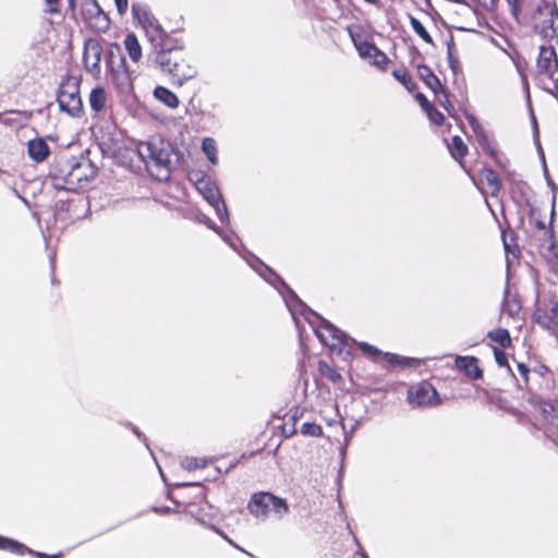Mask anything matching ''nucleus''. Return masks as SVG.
<instances>
[{
	"instance_id": "f257e3e1",
	"label": "nucleus",
	"mask_w": 558,
	"mask_h": 558,
	"mask_svg": "<svg viewBox=\"0 0 558 558\" xmlns=\"http://www.w3.org/2000/svg\"><path fill=\"white\" fill-rule=\"evenodd\" d=\"M143 28L153 48L148 61L168 75L173 85L182 86L196 76L197 70L190 63L182 39L166 32L156 17Z\"/></svg>"
},
{
	"instance_id": "f03ea898",
	"label": "nucleus",
	"mask_w": 558,
	"mask_h": 558,
	"mask_svg": "<svg viewBox=\"0 0 558 558\" xmlns=\"http://www.w3.org/2000/svg\"><path fill=\"white\" fill-rule=\"evenodd\" d=\"M282 299L296 326H299L296 315L300 314L310 324L316 337L324 345L328 347L337 354H341L343 352V344H345V340L349 339V335L347 332L339 329L336 325L312 310L299 298L292 288L288 289V292H283Z\"/></svg>"
},
{
	"instance_id": "7ed1b4c3",
	"label": "nucleus",
	"mask_w": 558,
	"mask_h": 558,
	"mask_svg": "<svg viewBox=\"0 0 558 558\" xmlns=\"http://www.w3.org/2000/svg\"><path fill=\"white\" fill-rule=\"evenodd\" d=\"M141 159L147 166H154L159 170L166 171V178H169L172 167V157L174 162L179 163L180 151L170 142L162 137L151 138L143 142L137 147Z\"/></svg>"
},
{
	"instance_id": "20e7f679",
	"label": "nucleus",
	"mask_w": 558,
	"mask_h": 558,
	"mask_svg": "<svg viewBox=\"0 0 558 558\" xmlns=\"http://www.w3.org/2000/svg\"><path fill=\"white\" fill-rule=\"evenodd\" d=\"M534 28L544 38H558V7L550 1H542L534 13Z\"/></svg>"
},
{
	"instance_id": "39448f33",
	"label": "nucleus",
	"mask_w": 558,
	"mask_h": 558,
	"mask_svg": "<svg viewBox=\"0 0 558 558\" xmlns=\"http://www.w3.org/2000/svg\"><path fill=\"white\" fill-rule=\"evenodd\" d=\"M57 102L62 112L78 118L83 113V102L80 95V83L76 80L63 81L57 93Z\"/></svg>"
},
{
	"instance_id": "423d86ee",
	"label": "nucleus",
	"mask_w": 558,
	"mask_h": 558,
	"mask_svg": "<svg viewBox=\"0 0 558 558\" xmlns=\"http://www.w3.org/2000/svg\"><path fill=\"white\" fill-rule=\"evenodd\" d=\"M407 400L414 408L433 407L440 403L437 389L425 380L408 390Z\"/></svg>"
},
{
	"instance_id": "0eeeda50",
	"label": "nucleus",
	"mask_w": 558,
	"mask_h": 558,
	"mask_svg": "<svg viewBox=\"0 0 558 558\" xmlns=\"http://www.w3.org/2000/svg\"><path fill=\"white\" fill-rule=\"evenodd\" d=\"M102 48L100 43L94 38H87L84 43L83 62L92 75L100 73Z\"/></svg>"
},
{
	"instance_id": "6e6552de",
	"label": "nucleus",
	"mask_w": 558,
	"mask_h": 558,
	"mask_svg": "<svg viewBox=\"0 0 558 558\" xmlns=\"http://www.w3.org/2000/svg\"><path fill=\"white\" fill-rule=\"evenodd\" d=\"M0 549L10 551L12 554H16L19 556H23V555L27 554L35 558H61L63 555L61 551L57 553V554H52V555H49V554H46L43 551H37L35 549L27 547L25 544L16 541L14 538L3 536V535H0Z\"/></svg>"
},
{
	"instance_id": "1a4fd4ad",
	"label": "nucleus",
	"mask_w": 558,
	"mask_h": 558,
	"mask_svg": "<svg viewBox=\"0 0 558 558\" xmlns=\"http://www.w3.org/2000/svg\"><path fill=\"white\" fill-rule=\"evenodd\" d=\"M536 66L538 73L545 74L550 80H554V76L558 71V58L556 50L553 46L542 45L539 47Z\"/></svg>"
},
{
	"instance_id": "9d476101",
	"label": "nucleus",
	"mask_w": 558,
	"mask_h": 558,
	"mask_svg": "<svg viewBox=\"0 0 558 558\" xmlns=\"http://www.w3.org/2000/svg\"><path fill=\"white\" fill-rule=\"evenodd\" d=\"M353 345H357L363 352V354L373 362H378L379 357L385 359L386 352H383L381 350H379L373 344H369L368 342H359L350 336L349 339L345 340V344H343V352L339 355L342 356L343 360L353 357Z\"/></svg>"
},
{
	"instance_id": "9b49d317",
	"label": "nucleus",
	"mask_w": 558,
	"mask_h": 558,
	"mask_svg": "<svg viewBox=\"0 0 558 558\" xmlns=\"http://www.w3.org/2000/svg\"><path fill=\"white\" fill-rule=\"evenodd\" d=\"M66 173L65 175L56 174L52 177L51 185L57 191L74 192L80 189V174L75 166H68L65 161Z\"/></svg>"
},
{
	"instance_id": "f8f14e48",
	"label": "nucleus",
	"mask_w": 558,
	"mask_h": 558,
	"mask_svg": "<svg viewBox=\"0 0 558 558\" xmlns=\"http://www.w3.org/2000/svg\"><path fill=\"white\" fill-rule=\"evenodd\" d=\"M107 73L109 75L110 82L112 83L119 95L130 96L131 94H133V80L128 65Z\"/></svg>"
},
{
	"instance_id": "ddd939ff",
	"label": "nucleus",
	"mask_w": 558,
	"mask_h": 558,
	"mask_svg": "<svg viewBox=\"0 0 558 558\" xmlns=\"http://www.w3.org/2000/svg\"><path fill=\"white\" fill-rule=\"evenodd\" d=\"M456 367L468 376L472 380H478L483 378V369L478 365V359L476 356L458 355L454 359Z\"/></svg>"
},
{
	"instance_id": "4468645a",
	"label": "nucleus",
	"mask_w": 558,
	"mask_h": 558,
	"mask_svg": "<svg viewBox=\"0 0 558 558\" xmlns=\"http://www.w3.org/2000/svg\"><path fill=\"white\" fill-rule=\"evenodd\" d=\"M268 492H258L252 495L247 509L252 515L257 519L266 520L270 512Z\"/></svg>"
},
{
	"instance_id": "2eb2a0df",
	"label": "nucleus",
	"mask_w": 558,
	"mask_h": 558,
	"mask_svg": "<svg viewBox=\"0 0 558 558\" xmlns=\"http://www.w3.org/2000/svg\"><path fill=\"white\" fill-rule=\"evenodd\" d=\"M126 65L125 56L118 44H111L105 53V66L107 72L121 69Z\"/></svg>"
},
{
	"instance_id": "dca6fc26",
	"label": "nucleus",
	"mask_w": 558,
	"mask_h": 558,
	"mask_svg": "<svg viewBox=\"0 0 558 558\" xmlns=\"http://www.w3.org/2000/svg\"><path fill=\"white\" fill-rule=\"evenodd\" d=\"M195 187L209 205H214V203H217L220 201V198H222L217 185L205 177L198 179L195 182Z\"/></svg>"
},
{
	"instance_id": "f3484780",
	"label": "nucleus",
	"mask_w": 558,
	"mask_h": 558,
	"mask_svg": "<svg viewBox=\"0 0 558 558\" xmlns=\"http://www.w3.org/2000/svg\"><path fill=\"white\" fill-rule=\"evenodd\" d=\"M239 255L260 277H265V271H267L270 276H275V270L247 248L244 247L243 251L239 252Z\"/></svg>"
},
{
	"instance_id": "a211bd4d",
	"label": "nucleus",
	"mask_w": 558,
	"mask_h": 558,
	"mask_svg": "<svg viewBox=\"0 0 558 558\" xmlns=\"http://www.w3.org/2000/svg\"><path fill=\"white\" fill-rule=\"evenodd\" d=\"M27 153L31 159L43 162L50 154V148L44 138H34L27 143Z\"/></svg>"
},
{
	"instance_id": "6ab92c4d",
	"label": "nucleus",
	"mask_w": 558,
	"mask_h": 558,
	"mask_svg": "<svg viewBox=\"0 0 558 558\" xmlns=\"http://www.w3.org/2000/svg\"><path fill=\"white\" fill-rule=\"evenodd\" d=\"M68 166H75L80 177V184L82 182H87L93 179L97 173V167L89 159L76 160L75 158H71L66 160Z\"/></svg>"
},
{
	"instance_id": "aec40b11",
	"label": "nucleus",
	"mask_w": 558,
	"mask_h": 558,
	"mask_svg": "<svg viewBox=\"0 0 558 558\" xmlns=\"http://www.w3.org/2000/svg\"><path fill=\"white\" fill-rule=\"evenodd\" d=\"M418 77L423 81V83L437 95L442 90V84L438 76H436L433 70L427 64H418L417 66Z\"/></svg>"
},
{
	"instance_id": "412c9836",
	"label": "nucleus",
	"mask_w": 558,
	"mask_h": 558,
	"mask_svg": "<svg viewBox=\"0 0 558 558\" xmlns=\"http://www.w3.org/2000/svg\"><path fill=\"white\" fill-rule=\"evenodd\" d=\"M88 201L84 196H77L76 198L58 199L56 203V209L58 213L71 214L73 209H86L88 210Z\"/></svg>"
},
{
	"instance_id": "4be33fe9",
	"label": "nucleus",
	"mask_w": 558,
	"mask_h": 558,
	"mask_svg": "<svg viewBox=\"0 0 558 558\" xmlns=\"http://www.w3.org/2000/svg\"><path fill=\"white\" fill-rule=\"evenodd\" d=\"M153 95L158 101L171 109L177 108L180 104L178 96L168 87L161 85L154 88Z\"/></svg>"
},
{
	"instance_id": "5701e85b",
	"label": "nucleus",
	"mask_w": 558,
	"mask_h": 558,
	"mask_svg": "<svg viewBox=\"0 0 558 558\" xmlns=\"http://www.w3.org/2000/svg\"><path fill=\"white\" fill-rule=\"evenodd\" d=\"M124 47L133 62H138L142 58V46L134 33H128L124 38Z\"/></svg>"
},
{
	"instance_id": "b1692460",
	"label": "nucleus",
	"mask_w": 558,
	"mask_h": 558,
	"mask_svg": "<svg viewBox=\"0 0 558 558\" xmlns=\"http://www.w3.org/2000/svg\"><path fill=\"white\" fill-rule=\"evenodd\" d=\"M385 360L391 366L416 367L421 365V361L418 359L402 356L390 352L385 353Z\"/></svg>"
},
{
	"instance_id": "393cba45",
	"label": "nucleus",
	"mask_w": 558,
	"mask_h": 558,
	"mask_svg": "<svg viewBox=\"0 0 558 558\" xmlns=\"http://www.w3.org/2000/svg\"><path fill=\"white\" fill-rule=\"evenodd\" d=\"M131 11L134 22H137L142 26L146 25L155 19V16L150 13L148 7L140 2L133 3Z\"/></svg>"
},
{
	"instance_id": "a878e982",
	"label": "nucleus",
	"mask_w": 558,
	"mask_h": 558,
	"mask_svg": "<svg viewBox=\"0 0 558 558\" xmlns=\"http://www.w3.org/2000/svg\"><path fill=\"white\" fill-rule=\"evenodd\" d=\"M106 90L101 86H96L92 89L89 94V105L92 110L95 112H100L106 107Z\"/></svg>"
},
{
	"instance_id": "bb28decb",
	"label": "nucleus",
	"mask_w": 558,
	"mask_h": 558,
	"mask_svg": "<svg viewBox=\"0 0 558 558\" xmlns=\"http://www.w3.org/2000/svg\"><path fill=\"white\" fill-rule=\"evenodd\" d=\"M448 149L451 157L459 162L462 161L468 153V146L459 135L452 136L451 143L448 144Z\"/></svg>"
},
{
	"instance_id": "cd10ccee",
	"label": "nucleus",
	"mask_w": 558,
	"mask_h": 558,
	"mask_svg": "<svg viewBox=\"0 0 558 558\" xmlns=\"http://www.w3.org/2000/svg\"><path fill=\"white\" fill-rule=\"evenodd\" d=\"M487 338H489L493 342L498 343L504 349H507L512 344L509 330L502 327L489 330L487 332Z\"/></svg>"
},
{
	"instance_id": "c85d7f7f",
	"label": "nucleus",
	"mask_w": 558,
	"mask_h": 558,
	"mask_svg": "<svg viewBox=\"0 0 558 558\" xmlns=\"http://www.w3.org/2000/svg\"><path fill=\"white\" fill-rule=\"evenodd\" d=\"M477 145L481 147V149L488 155L499 167H504V163L501 162L499 158L498 150L492 145V142L486 134L481 135L480 137H476Z\"/></svg>"
},
{
	"instance_id": "c756f323",
	"label": "nucleus",
	"mask_w": 558,
	"mask_h": 558,
	"mask_svg": "<svg viewBox=\"0 0 558 558\" xmlns=\"http://www.w3.org/2000/svg\"><path fill=\"white\" fill-rule=\"evenodd\" d=\"M267 499L269 500L270 511L276 513L279 518H282L284 514L290 512L287 499L276 496L269 492Z\"/></svg>"
},
{
	"instance_id": "7c9ffc66",
	"label": "nucleus",
	"mask_w": 558,
	"mask_h": 558,
	"mask_svg": "<svg viewBox=\"0 0 558 558\" xmlns=\"http://www.w3.org/2000/svg\"><path fill=\"white\" fill-rule=\"evenodd\" d=\"M482 177L492 187V196H497L502 187L498 173L492 168H484L482 171Z\"/></svg>"
},
{
	"instance_id": "2f4dec72",
	"label": "nucleus",
	"mask_w": 558,
	"mask_h": 558,
	"mask_svg": "<svg viewBox=\"0 0 558 558\" xmlns=\"http://www.w3.org/2000/svg\"><path fill=\"white\" fill-rule=\"evenodd\" d=\"M353 44L359 52V56L362 59H372L374 53L377 51L378 47L371 41L367 40H355L352 38Z\"/></svg>"
},
{
	"instance_id": "473e14b6",
	"label": "nucleus",
	"mask_w": 558,
	"mask_h": 558,
	"mask_svg": "<svg viewBox=\"0 0 558 558\" xmlns=\"http://www.w3.org/2000/svg\"><path fill=\"white\" fill-rule=\"evenodd\" d=\"M202 150L211 165L218 163L217 145L214 138L205 137L202 142Z\"/></svg>"
},
{
	"instance_id": "72a5a7b5",
	"label": "nucleus",
	"mask_w": 558,
	"mask_h": 558,
	"mask_svg": "<svg viewBox=\"0 0 558 558\" xmlns=\"http://www.w3.org/2000/svg\"><path fill=\"white\" fill-rule=\"evenodd\" d=\"M410 25L413 32L426 44H434L432 36L423 25V23L415 16L410 15Z\"/></svg>"
},
{
	"instance_id": "f704fd0d",
	"label": "nucleus",
	"mask_w": 558,
	"mask_h": 558,
	"mask_svg": "<svg viewBox=\"0 0 558 558\" xmlns=\"http://www.w3.org/2000/svg\"><path fill=\"white\" fill-rule=\"evenodd\" d=\"M262 278L271 284L281 294V296L283 295V292H288V289H291V287L276 271L275 276H270L267 271H265V277Z\"/></svg>"
},
{
	"instance_id": "c9c22d12",
	"label": "nucleus",
	"mask_w": 558,
	"mask_h": 558,
	"mask_svg": "<svg viewBox=\"0 0 558 558\" xmlns=\"http://www.w3.org/2000/svg\"><path fill=\"white\" fill-rule=\"evenodd\" d=\"M318 371L324 377L333 384L339 383L342 379L341 374L337 372L332 366H330L326 361L320 360L318 362Z\"/></svg>"
},
{
	"instance_id": "e433bc0d",
	"label": "nucleus",
	"mask_w": 558,
	"mask_h": 558,
	"mask_svg": "<svg viewBox=\"0 0 558 558\" xmlns=\"http://www.w3.org/2000/svg\"><path fill=\"white\" fill-rule=\"evenodd\" d=\"M392 76L410 93H412L416 85L415 83L413 82L412 77L410 76V74L404 71V70H401V69H395L392 71Z\"/></svg>"
},
{
	"instance_id": "4c0bfd02",
	"label": "nucleus",
	"mask_w": 558,
	"mask_h": 558,
	"mask_svg": "<svg viewBox=\"0 0 558 558\" xmlns=\"http://www.w3.org/2000/svg\"><path fill=\"white\" fill-rule=\"evenodd\" d=\"M211 206L214 207L220 222L225 226H228L230 223V216L223 198H220V201L214 203Z\"/></svg>"
},
{
	"instance_id": "58836bf2",
	"label": "nucleus",
	"mask_w": 558,
	"mask_h": 558,
	"mask_svg": "<svg viewBox=\"0 0 558 558\" xmlns=\"http://www.w3.org/2000/svg\"><path fill=\"white\" fill-rule=\"evenodd\" d=\"M301 433L304 436L322 437L324 435L323 427L314 422H305L302 424Z\"/></svg>"
},
{
	"instance_id": "ea45409f",
	"label": "nucleus",
	"mask_w": 558,
	"mask_h": 558,
	"mask_svg": "<svg viewBox=\"0 0 558 558\" xmlns=\"http://www.w3.org/2000/svg\"><path fill=\"white\" fill-rule=\"evenodd\" d=\"M533 322L537 324L539 327H542L544 330L550 329V317L549 314H547L545 311L537 308L533 313Z\"/></svg>"
},
{
	"instance_id": "a19ab883",
	"label": "nucleus",
	"mask_w": 558,
	"mask_h": 558,
	"mask_svg": "<svg viewBox=\"0 0 558 558\" xmlns=\"http://www.w3.org/2000/svg\"><path fill=\"white\" fill-rule=\"evenodd\" d=\"M191 219L195 220L198 223L205 225L208 229L213 230L215 233L221 232V228L218 227L211 218H209L206 214L202 211L195 213L194 217Z\"/></svg>"
},
{
	"instance_id": "79ce46f5",
	"label": "nucleus",
	"mask_w": 558,
	"mask_h": 558,
	"mask_svg": "<svg viewBox=\"0 0 558 558\" xmlns=\"http://www.w3.org/2000/svg\"><path fill=\"white\" fill-rule=\"evenodd\" d=\"M182 465L189 471L204 469L207 465V460L204 458H185Z\"/></svg>"
},
{
	"instance_id": "37998d69",
	"label": "nucleus",
	"mask_w": 558,
	"mask_h": 558,
	"mask_svg": "<svg viewBox=\"0 0 558 558\" xmlns=\"http://www.w3.org/2000/svg\"><path fill=\"white\" fill-rule=\"evenodd\" d=\"M447 61L449 69L451 70L453 76H458L462 73V66L459 57L456 54V52H449L447 53Z\"/></svg>"
},
{
	"instance_id": "c03bdc74",
	"label": "nucleus",
	"mask_w": 558,
	"mask_h": 558,
	"mask_svg": "<svg viewBox=\"0 0 558 558\" xmlns=\"http://www.w3.org/2000/svg\"><path fill=\"white\" fill-rule=\"evenodd\" d=\"M539 409H541V412L543 414V416L547 420V421H550L551 424H555V416H554V413H555V407L553 405L551 402H547V401H542L539 403Z\"/></svg>"
},
{
	"instance_id": "a18cd8bd",
	"label": "nucleus",
	"mask_w": 558,
	"mask_h": 558,
	"mask_svg": "<svg viewBox=\"0 0 558 558\" xmlns=\"http://www.w3.org/2000/svg\"><path fill=\"white\" fill-rule=\"evenodd\" d=\"M493 352L497 365L500 367H508V369L511 372V368L508 363L507 353L504 350L498 349L496 347H493Z\"/></svg>"
},
{
	"instance_id": "49530a36",
	"label": "nucleus",
	"mask_w": 558,
	"mask_h": 558,
	"mask_svg": "<svg viewBox=\"0 0 558 558\" xmlns=\"http://www.w3.org/2000/svg\"><path fill=\"white\" fill-rule=\"evenodd\" d=\"M436 96L440 106H442L446 109V111L449 114H451V110H453V105L449 100L448 92L442 87V90L439 92Z\"/></svg>"
},
{
	"instance_id": "de8ad7c7",
	"label": "nucleus",
	"mask_w": 558,
	"mask_h": 558,
	"mask_svg": "<svg viewBox=\"0 0 558 558\" xmlns=\"http://www.w3.org/2000/svg\"><path fill=\"white\" fill-rule=\"evenodd\" d=\"M372 59H373L372 63L381 70H384L386 64L389 62L387 54L384 51H381L379 48L374 53Z\"/></svg>"
},
{
	"instance_id": "09e8293b",
	"label": "nucleus",
	"mask_w": 558,
	"mask_h": 558,
	"mask_svg": "<svg viewBox=\"0 0 558 558\" xmlns=\"http://www.w3.org/2000/svg\"><path fill=\"white\" fill-rule=\"evenodd\" d=\"M215 530V532L217 534H219L228 544H230L232 547L236 548L238 550L248 555L250 557H253L254 556L246 551L245 549H243L241 546H239L235 542H233L222 530L218 529V527H213Z\"/></svg>"
},
{
	"instance_id": "8fccbe9b",
	"label": "nucleus",
	"mask_w": 558,
	"mask_h": 558,
	"mask_svg": "<svg viewBox=\"0 0 558 558\" xmlns=\"http://www.w3.org/2000/svg\"><path fill=\"white\" fill-rule=\"evenodd\" d=\"M427 118L435 125H441L445 122V116L436 107L432 110Z\"/></svg>"
},
{
	"instance_id": "3c124183",
	"label": "nucleus",
	"mask_w": 558,
	"mask_h": 558,
	"mask_svg": "<svg viewBox=\"0 0 558 558\" xmlns=\"http://www.w3.org/2000/svg\"><path fill=\"white\" fill-rule=\"evenodd\" d=\"M94 27L99 32H107L110 27V19L104 16L96 19Z\"/></svg>"
},
{
	"instance_id": "603ef678",
	"label": "nucleus",
	"mask_w": 558,
	"mask_h": 558,
	"mask_svg": "<svg viewBox=\"0 0 558 558\" xmlns=\"http://www.w3.org/2000/svg\"><path fill=\"white\" fill-rule=\"evenodd\" d=\"M501 236H502L504 248H505L506 254H512L513 256H518V254L520 253L518 245H515V244L511 245L507 241L505 233H502Z\"/></svg>"
},
{
	"instance_id": "864d4df0",
	"label": "nucleus",
	"mask_w": 558,
	"mask_h": 558,
	"mask_svg": "<svg viewBox=\"0 0 558 558\" xmlns=\"http://www.w3.org/2000/svg\"><path fill=\"white\" fill-rule=\"evenodd\" d=\"M66 168H65V161L62 163H58L56 166H52L49 171V178L52 179V177H56V174L65 175Z\"/></svg>"
},
{
	"instance_id": "5fc2aeb1",
	"label": "nucleus",
	"mask_w": 558,
	"mask_h": 558,
	"mask_svg": "<svg viewBox=\"0 0 558 558\" xmlns=\"http://www.w3.org/2000/svg\"><path fill=\"white\" fill-rule=\"evenodd\" d=\"M542 159H543V172H544V178L546 180V183L547 185L553 190L555 191L557 189L554 180L550 178L549 175V172H548V169H547V166H546V162H545V158H544V154L542 153Z\"/></svg>"
},
{
	"instance_id": "6e6d98bb",
	"label": "nucleus",
	"mask_w": 558,
	"mask_h": 558,
	"mask_svg": "<svg viewBox=\"0 0 558 558\" xmlns=\"http://www.w3.org/2000/svg\"><path fill=\"white\" fill-rule=\"evenodd\" d=\"M89 5H93V10L95 11V17L94 20L98 17H109L108 14L102 10L100 4L97 2V0H89Z\"/></svg>"
},
{
	"instance_id": "4d7b16f0",
	"label": "nucleus",
	"mask_w": 558,
	"mask_h": 558,
	"mask_svg": "<svg viewBox=\"0 0 558 558\" xmlns=\"http://www.w3.org/2000/svg\"><path fill=\"white\" fill-rule=\"evenodd\" d=\"M222 240L225 243H227L234 252H236L239 254V252H241L236 244L234 243V241L231 239L230 235H228L222 229H221V232L217 233Z\"/></svg>"
},
{
	"instance_id": "13d9d810",
	"label": "nucleus",
	"mask_w": 558,
	"mask_h": 558,
	"mask_svg": "<svg viewBox=\"0 0 558 558\" xmlns=\"http://www.w3.org/2000/svg\"><path fill=\"white\" fill-rule=\"evenodd\" d=\"M125 426L128 428H130L132 430V433L140 439L142 440L143 442H145L146 447H148L147 445V438L145 437V435L138 429V427H136L135 425H133L131 422H128L125 423Z\"/></svg>"
},
{
	"instance_id": "bf43d9fd",
	"label": "nucleus",
	"mask_w": 558,
	"mask_h": 558,
	"mask_svg": "<svg viewBox=\"0 0 558 558\" xmlns=\"http://www.w3.org/2000/svg\"><path fill=\"white\" fill-rule=\"evenodd\" d=\"M95 11L93 10V5H89V0H87L82 8V13L85 19L94 20L95 17Z\"/></svg>"
},
{
	"instance_id": "052dcab7",
	"label": "nucleus",
	"mask_w": 558,
	"mask_h": 558,
	"mask_svg": "<svg viewBox=\"0 0 558 558\" xmlns=\"http://www.w3.org/2000/svg\"><path fill=\"white\" fill-rule=\"evenodd\" d=\"M353 430H354V427L352 428V430H351L350 433H347V432L344 430V444H343V446H341V448H340V456H341V459H342V460L344 459V457H345V454H347V447H348V445H349V442H350V440H351V437H352V433H353Z\"/></svg>"
},
{
	"instance_id": "680f3d73",
	"label": "nucleus",
	"mask_w": 558,
	"mask_h": 558,
	"mask_svg": "<svg viewBox=\"0 0 558 558\" xmlns=\"http://www.w3.org/2000/svg\"><path fill=\"white\" fill-rule=\"evenodd\" d=\"M117 11L120 15H124L128 11L129 0H114Z\"/></svg>"
},
{
	"instance_id": "e2e57ef3",
	"label": "nucleus",
	"mask_w": 558,
	"mask_h": 558,
	"mask_svg": "<svg viewBox=\"0 0 558 558\" xmlns=\"http://www.w3.org/2000/svg\"><path fill=\"white\" fill-rule=\"evenodd\" d=\"M518 371L521 377L524 379V381L527 383L530 367L525 363H518Z\"/></svg>"
},
{
	"instance_id": "0e129e2a",
	"label": "nucleus",
	"mask_w": 558,
	"mask_h": 558,
	"mask_svg": "<svg viewBox=\"0 0 558 558\" xmlns=\"http://www.w3.org/2000/svg\"><path fill=\"white\" fill-rule=\"evenodd\" d=\"M550 324L558 325V302L554 303L549 312Z\"/></svg>"
},
{
	"instance_id": "69168bd1",
	"label": "nucleus",
	"mask_w": 558,
	"mask_h": 558,
	"mask_svg": "<svg viewBox=\"0 0 558 558\" xmlns=\"http://www.w3.org/2000/svg\"><path fill=\"white\" fill-rule=\"evenodd\" d=\"M302 411L299 409V408H295L293 410H291V413H290V416H289V422H291V425H296L299 418L302 416Z\"/></svg>"
},
{
	"instance_id": "338daca9",
	"label": "nucleus",
	"mask_w": 558,
	"mask_h": 558,
	"mask_svg": "<svg viewBox=\"0 0 558 558\" xmlns=\"http://www.w3.org/2000/svg\"><path fill=\"white\" fill-rule=\"evenodd\" d=\"M414 97L421 108L426 107L430 102L428 98L421 92H417Z\"/></svg>"
},
{
	"instance_id": "774afa93",
	"label": "nucleus",
	"mask_w": 558,
	"mask_h": 558,
	"mask_svg": "<svg viewBox=\"0 0 558 558\" xmlns=\"http://www.w3.org/2000/svg\"><path fill=\"white\" fill-rule=\"evenodd\" d=\"M282 433H283L286 438H289V437L293 436L296 433V428H295L294 425H291L289 427V423H286L283 428H282Z\"/></svg>"
}]
</instances>
